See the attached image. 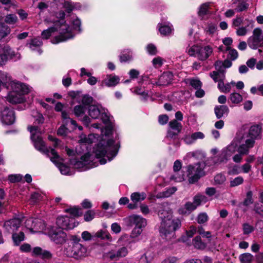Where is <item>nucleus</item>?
I'll return each mask as SVG.
<instances>
[{"mask_svg": "<svg viewBox=\"0 0 263 263\" xmlns=\"http://www.w3.org/2000/svg\"><path fill=\"white\" fill-rule=\"evenodd\" d=\"M101 119L103 123L106 124L104 129H102L100 125L97 123L91 125V127L93 128H100V137L96 134H89L87 137L85 135H82L79 140L80 143L83 144H90L99 140L93 150L96 158H94L93 155L87 153L82 156L79 160H71V164L73 165L76 168L86 170L97 166L96 164L97 163L96 159L106 156L108 160L110 161L117 155L119 148V143L108 138L112 131V126L109 122V118L106 114L102 112Z\"/></svg>", "mask_w": 263, "mask_h": 263, "instance_id": "1", "label": "nucleus"}, {"mask_svg": "<svg viewBox=\"0 0 263 263\" xmlns=\"http://www.w3.org/2000/svg\"><path fill=\"white\" fill-rule=\"evenodd\" d=\"M28 129L31 134V139L33 142L35 148L48 157L59 169L61 173L67 175L69 174L70 168L63 164L64 160L62 158L54 148H48L43 141L41 135V131L37 126H28Z\"/></svg>", "mask_w": 263, "mask_h": 263, "instance_id": "2", "label": "nucleus"}, {"mask_svg": "<svg viewBox=\"0 0 263 263\" xmlns=\"http://www.w3.org/2000/svg\"><path fill=\"white\" fill-rule=\"evenodd\" d=\"M65 16V13L63 11H60L56 13L57 20L52 16H50L55 22L59 23V35L52 40L53 44H57L61 42L66 41L72 39L76 33L82 31L81 21L76 16H72L68 23L64 22L63 19Z\"/></svg>", "mask_w": 263, "mask_h": 263, "instance_id": "3", "label": "nucleus"}, {"mask_svg": "<svg viewBox=\"0 0 263 263\" xmlns=\"http://www.w3.org/2000/svg\"><path fill=\"white\" fill-rule=\"evenodd\" d=\"M161 220L159 233L162 239L167 241H173L176 238L175 232L181 226V220L173 216V212L169 208L159 212Z\"/></svg>", "mask_w": 263, "mask_h": 263, "instance_id": "4", "label": "nucleus"}, {"mask_svg": "<svg viewBox=\"0 0 263 263\" xmlns=\"http://www.w3.org/2000/svg\"><path fill=\"white\" fill-rule=\"evenodd\" d=\"M247 125L242 126L236 137V140L239 143L247 144V141H251L253 142L252 147L254 146L255 139H256L261 133V126L260 124H256L251 126L248 130Z\"/></svg>", "mask_w": 263, "mask_h": 263, "instance_id": "5", "label": "nucleus"}, {"mask_svg": "<svg viewBox=\"0 0 263 263\" xmlns=\"http://www.w3.org/2000/svg\"><path fill=\"white\" fill-rule=\"evenodd\" d=\"M186 52L192 57H196L200 61H205L213 53V49L210 45L199 46L195 45L188 46Z\"/></svg>", "mask_w": 263, "mask_h": 263, "instance_id": "6", "label": "nucleus"}, {"mask_svg": "<svg viewBox=\"0 0 263 263\" xmlns=\"http://www.w3.org/2000/svg\"><path fill=\"white\" fill-rule=\"evenodd\" d=\"M239 143L236 140V138L230 144L223 148L219 153L218 155L215 157V164H220L226 163L230 159L233 154H234L237 149L238 144Z\"/></svg>", "mask_w": 263, "mask_h": 263, "instance_id": "7", "label": "nucleus"}, {"mask_svg": "<svg viewBox=\"0 0 263 263\" xmlns=\"http://www.w3.org/2000/svg\"><path fill=\"white\" fill-rule=\"evenodd\" d=\"M205 164L203 162H199L194 165L187 166V176L190 183H194L202 176L205 175L204 169Z\"/></svg>", "mask_w": 263, "mask_h": 263, "instance_id": "8", "label": "nucleus"}, {"mask_svg": "<svg viewBox=\"0 0 263 263\" xmlns=\"http://www.w3.org/2000/svg\"><path fill=\"white\" fill-rule=\"evenodd\" d=\"M5 99H0L1 119L2 123L6 125H11L15 122V117L14 110L10 107L5 105Z\"/></svg>", "mask_w": 263, "mask_h": 263, "instance_id": "9", "label": "nucleus"}, {"mask_svg": "<svg viewBox=\"0 0 263 263\" xmlns=\"http://www.w3.org/2000/svg\"><path fill=\"white\" fill-rule=\"evenodd\" d=\"M232 65V62L228 59L225 60L224 61H216L214 65L216 71L211 72L210 77L215 82L218 79H225L226 69L230 67Z\"/></svg>", "mask_w": 263, "mask_h": 263, "instance_id": "10", "label": "nucleus"}, {"mask_svg": "<svg viewBox=\"0 0 263 263\" xmlns=\"http://www.w3.org/2000/svg\"><path fill=\"white\" fill-rule=\"evenodd\" d=\"M65 253L68 256L79 259L87 255V249L78 242H74L71 247L66 249Z\"/></svg>", "mask_w": 263, "mask_h": 263, "instance_id": "11", "label": "nucleus"}, {"mask_svg": "<svg viewBox=\"0 0 263 263\" xmlns=\"http://www.w3.org/2000/svg\"><path fill=\"white\" fill-rule=\"evenodd\" d=\"M25 227L31 233L41 232L46 229V225L43 220L39 218H29L25 222Z\"/></svg>", "mask_w": 263, "mask_h": 263, "instance_id": "12", "label": "nucleus"}, {"mask_svg": "<svg viewBox=\"0 0 263 263\" xmlns=\"http://www.w3.org/2000/svg\"><path fill=\"white\" fill-rule=\"evenodd\" d=\"M128 253L126 247H122L117 250H111L105 253L104 257L110 260L118 261L121 258L126 257Z\"/></svg>", "mask_w": 263, "mask_h": 263, "instance_id": "13", "label": "nucleus"}, {"mask_svg": "<svg viewBox=\"0 0 263 263\" xmlns=\"http://www.w3.org/2000/svg\"><path fill=\"white\" fill-rule=\"evenodd\" d=\"M56 224L60 229L69 230L77 227L78 223H76L73 218L61 216L57 218Z\"/></svg>", "mask_w": 263, "mask_h": 263, "instance_id": "14", "label": "nucleus"}, {"mask_svg": "<svg viewBox=\"0 0 263 263\" xmlns=\"http://www.w3.org/2000/svg\"><path fill=\"white\" fill-rule=\"evenodd\" d=\"M262 40L263 34L261 30L259 28H255L253 30V35L248 39L247 43L251 48L256 49L260 46Z\"/></svg>", "mask_w": 263, "mask_h": 263, "instance_id": "15", "label": "nucleus"}, {"mask_svg": "<svg viewBox=\"0 0 263 263\" xmlns=\"http://www.w3.org/2000/svg\"><path fill=\"white\" fill-rule=\"evenodd\" d=\"M51 240L57 244L63 243L66 239V234L60 229L51 228L48 232Z\"/></svg>", "mask_w": 263, "mask_h": 263, "instance_id": "16", "label": "nucleus"}, {"mask_svg": "<svg viewBox=\"0 0 263 263\" xmlns=\"http://www.w3.org/2000/svg\"><path fill=\"white\" fill-rule=\"evenodd\" d=\"M247 144L241 143H239V146H237L238 151L239 154L235 155L233 157V161L236 163H240L242 159V156L243 155L248 154L249 149L252 147L253 142L251 141H247Z\"/></svg>", "mask_w": 263, "mask_h": 263, "instance_id": "17", "label": "nucleus"}, {"mask_svg": "<svg viewBox=\"0 0 263 263\" xmlns=\"http://www.w3.org/2000/svg\"><path fill=\"white\" fill-rule=\"evenodd\" d=\"M45 23L47 25L52 24L53 26L42 31V36L43 39H48L55 31H58L59 32V28H58V26H59V23L55 22L51 17H48L45 19Z\"/></svg>", "mask_w": 263, "mask_h": 263, "instance_id": "18", "label": "nucleus"}, {"mask_svg": "<svg viewBox=\"0 0 263 263\" xmlns=\"http://www.w3.org/2000/svg\"><path fill=\"white\" fill-rule=\"evenodd\" d=\"M88 107L84 105H79L74 107V115L78 118H81L82 119L83 123L87 126H88L89 124L90 123V119L89 117L85 115L86 111Z\"/></svg>", "mask_w": 263, "mask_h": 263, "instance_id": "19", "label": "nucleus"}, {"mask_svg": "<svg viewBox=\"0 0 263 263\" xmlns=\"http://www.w3.org/2000/svg\"><path fill=\"white\" fill-rule=\"evenodd\" d=\"M9 88L12 90L11 92L18 93L23 96L29 91V88L27 85L16 81H12Z\"/></svg>", "mask_w": 263, "mask_h": 263, "instance_id": "20", "label": "nucleus"}, {"mask_svg": "<svg viewBox=\"0 0 263 263\" xmlns=\"http://www.w3.org/2000/svg\"><path fill=\"white\" fill-rule=\"evenodd\" d=\"M127 222L130 226L135 227L144 228L146 225V220L145 218L138 215H132L127 218Z\"/></svg>", "mask_w": 263, "mask_h": 263, "instance_id": "21", "label": "nucleus"}, {"mask_svg": "<svg viewBox=\"0 0 263 263\" xmlns=\"http://www.w3.org/2000/svg\"><path fill=\"white\" fill-rule=\"evenodd\" d=\"M20 220L18 218H14L6 221L4 227L8 232L14 233L20 227Z\"/></svg>", "mask_w": 263, "mask_h": 263, "instance_id": "22", "label": "nucleus"}, {"mask_svg": "<svg viewBox=\"0 0 263 263\" xmlns=\"http://www.w3.org/2000/svg\"><path fill=\"white\" fill-rule=\"evenodd\" d=\"M6 98L7 101L12 104L21 103L25 101L23 95L15 92H10Z\"/></svg>", "mask_w": 263, "mask_h": 263, "instance_id": "23", "label": "nucleus"}, {"mask_svg": "<svg viewBox=\"0 0 263 263\" xmlns=\"http://www.w3.org/2000/svg\"><path fill=\"white\" fill-rule=\"evenodd\" d=\"M178 133V132H173L171 130H168L164 139L165 142L168 144H174L178 146L179 144Z\"/></svg>", "mask_w": 263, "mask_h": 263, "instance_id": "24", "label": "nucleus"}, {"mask_svg": "<svg viewBox=\"0 0 263 263\" xmlns=\"http://www.w3.org/2000/svg\"><path fill=\"white\" fill-rule=\"evenodd\" d=\"M214 112L217 118L220 119L228 115L229 109L227 105H218L215 107Z\"/></svg>", "mask_w": 263, "mask_h": 263, "instance_id": "25", "label": "nucleus"}, {"mask_svg": "<svg viewBox=\"0 0 263 263\" xmlns=\"http://www.w3.org/2000/svg\"><path fill=\"white\" fill-rule=\"evenodd\" d=\"M120 78L114 74H108L103 81V83L108 87L115 86L119 82Z\"/></svg>", "mask_w": 263, "mask_h": 263, "instance_id": "26", "label": "nucleus"}, {"mask_svg": "<svg viewBox=\"0 0 263 263\" xmlns=\"http://www.w3.org/2000/svg\"><path fill=\"white\" fill-rule=\"evenodd\" d=\"M173 78V75L169 72H164L159 79L158 81L154 84L158 85H166L171 83Z\"/></svg>", "mask_w": 263, "mask_h": 263, "instance_id": "27", "label": "nucleus"}, {"mask_svg": "<svg viewBox=\"0 0 263 263\" xmlns=\"http://www.w3.org/2000/svg\"><path fill=\"white\" fill-rule=\"evenodd\" d=\"M101 106L97 105H89L88 108V112L92 119H98L101 114Z\"/></svg>", "mask_w": 263, "mask_h": 263, "instance_id": "28", "label": "nucleus"}, {"mask_svg": "<svg viewBox=\"0 0 263 263\" xmlns=\"http://www.w3.org/2000/svg\"><path fill=\"white\" fill-rule=\"evenodd\" d=\"M157 27L159 28V32L162 35H168L171 34L173 31L172 25L170 23L167 24L159 23Z\"/></svg>", "mask_w": 263, "mask_h": 263, "instance_id": "29", "label": "nucleus"}, {"mask_svg": "<svg viewBox=\"0 0 263 263\" xmlns=\"http://www.w3.org/2000/svg\"><path fill=\"white\" fill-rule=\"evenodd\" d=\"M196 208V205L193 202H187L183 206L179 209V212L181 214H189Z\"/></svg>", "mask_w": 263, "mask_h": 263, "instance_id": "30", "label": "nucleus"}, {"mask_svg": "<svg viewBox=\"0 0 263 263\" xmlns=\"http://www.w3.org/2000/svg\"><path fill=\"white\" fill-rule=\"evenodd\" d=\"M3 54H6L8 59L16 60L20 58V55L18 53H15V52L11 50L9 46L6 45L2 48Z\"/></svg>", "mask_w": 263, "mask_h": 263, "instance_id": "31", "label": "nucleus"}, {"mask_svg": "<svg viewBox=\"0 0 263 263\" xmlns=\"http://www.w3.org/2000/svg\"><path fill=\"white\" fill-rule=\"evenodd\" d=\"M12 81L9 74L6 72L0 71V82L3 84V86L9 88V86Z\"/></svg>", "mask_w": 263, "mask_h": 263, "instance_id": "32", "label": "nucleus"}, {"mask_svg": "<svg viewBox=\"0 0 263 263\" xmlns=\"http://www.w3.org/2000/svg\"><path fill=\"white\" fill-rule=\"evenodd\" d=\"M80 6L79 3H73L70 0H66L63 3V8L68 13H70L73 10L79 9Z\"/></svg>", "mask_w": 263, "mask_h": 263, "instance_id": "33", "label": "nucleus"}, {"mask_svg": "<svg viewBox=\"0 0 263 263\" xmlns=\"http://www.w3.org/2000/svg\"><path fill=\"white\" fill-rule=\"evenodd\" d=\"M42 45V42L39 39H34L31 40L29 46V48L32 50H36L39 54L42 53V50L40 48V46Z\"/></svg>", "mask_w": 263, "mask_h": 263, "instance_id": "34", "label": "nucleus"}, {"mask_svg": "<svg viewBox=\"0 0 263 263\" xmlns=\"http://www.w3.org/2000/svg\"><path fill=\"white\" fill-rule=\"evenodd\" d=\"M224 79L221 80H217L215 82H218V88L220 91L223 93H228L231 90V84L229 83L224 84L223 80Z\"/></svg>", "mask_w": 263, "mask_h": 263, "instance_id": "35", "label": "nucleus"}, {"mask_svg": "<svg viewBox=\"0 0 263 263\" xmlns=\"http://www.w3.org/2000/svg\"><path fill=\"white\" fill-rule=\"evenodd\" d=\"M146 198V194L143 193L135 192L131 194L130 199L133 202L137 204L138 202L144 200Z\"/></svg>", "mask_w": 263, "mask_h": 263, "instance_id": "36", "label": "nucleus"}, {"mask_svg": "<svg viewBox=\"0 0 263 263\" xmlns=\"http://www.w3.org/2000/svg\"><path fill=\"white\" fill-rule=\"evenodd\" d=\"M32 253L35 255L41 256L44 258H49L51 257V254L49 252L44 250L39 247H35L33 249Z\"/></svg>", "mask_w": 263, "mask_h": 263, "instance_id": "37", "label": "nucleus"}, {"mask_svg": "<svg viewBox=\"0 0 263 263\" xmlns=\"http://www.w3.org/2000/svg\"><path fill=\"white\" fill-rule=\"evenodd\" d=\"M170 179L175 182H181L184 180V173L183 171L174 172L170 176Z\"/></svg>", "mask_w": 263, "mask_h": 263, "instance_id": "38", "label": "nucleus"}, {"mask_svg": "<svg viewBox=\"0 0 263 263\" xmlns=\"http://www.w3.org/2000/svg\"><path fill=\"white\" fill-rule=\"evenodd\" d=\"M45 195L39 191L34 192L31 194L30 198V202L32 204L38 203L44 199Z\"/></svg>", "mask_w": 263, "mask_h": 263, "instance_id": "39", "label": "nucleus"}, {"mask_svg": "<svg viewBox=\"0 0 263 263\" xmlns=\"http://www.w3.org/2000/svg\"><path fill=\"white\" fill-rule=\"evenodd\" d=\"M210 5L211 3L207 2L200 6L198 12V14L200 17L203 18L208 13Z\"/></svg>", "mask_w": 263, "mask_h": 263, "instance_id": "40", "label": "nucleus"}, {"mask_svg": "<svg viewBox=\"0 0 263 263\" xmlns=\"http://www.w3.org/2000/svg\"><path fill=\"white\" fill-rule=\"evenodd\" d=\"M177 191L176 187H171L166 189L165 190L162 192L159 193L157 197V198H167L171 196Z\"/></svg>", "mask_w": 263, "mask_h": 263, "instance_id": "41", "label": "nucleus"}, {"mask_svg": "<svg viewBox=\"0 0 263 263\" xmlns=\"http://www.w3.org/2000/svg\"><path fill=\"white\" fill-rule=\"evenodd\" d=\"M186 83L195 89L201 88L202 84L199 79L197 78H189L186 79Z\"/></svg>", "mask_w": 263, "mask_h": 263, "instance_id": "42", "label": "nucleus"}, {"mask_svg": "<svg viewBox=\"0 0 263 263\" xmlns=\"http://www.w3.org/2000/svg\"><path fill=\"white\" fill-rule=\"evenodd\" d=\"M95 236L103 240H107L109 241L112 240L110 234L108 232L102 230L96 232Z\"/></svg>", "mask_w": 263, "mask_h": 263, "instance_id": "43", "label": "nucleus"}, {"mask_svg": "<svg viewBox=\"0 0 263 263\" xmlns=\"http://www.w3.org/2000/svg\"><path fill=\"white\" fill-rule=\"evenodd\" d=\"M133 58V53L129 49L124 50L123 52L120 57V61L121 62H125L130 61Z\"/></svg>", "mask_w": 263, "mask_h": 263, "instance_id": "44", "label": "nucleus"}, {"mask_svg": "<svg viewBox=\"0 0 263 263\" xmlns=\"http://www.w3.org/2000/svg\"><path fill=\"white\" fill-rule=\"evenodd\" d=\"M197 232V228L193 226H191L188 231L186 232L185 236L182 237V240L183 242H186L188 239L191 238Z\"/></svg>", "mask_w": 263, "mask_h": 263, "instance_id": "45", "label": "nucleus"}, {"mask_svg": "<svg viewBox=\"0 0 263 263\" xmlns=\"http://www.w3.org/2000/svg\"><path fill=\"white\" fill-rule=\"evenodd\" d=\"M10 33V28L4 23H0V41Z\"/></svg>", "mask_w": 263, "mask_h": 263, "instance_id": "46", "label": "nucleus"}, {"mask_svg": "<svg viewBox=\"0 0 263 263\" xmlns=\"http://www.w3.org/2000/svg\"><path fill=\"white\" fill-rule=\"evenodd\" d=\"M65 212L69 213L73 217H78L82 214L81 209L75 206L66 209L65 210Z\"/></svg>", "mask_w": 263, "mask_h": 263, "instance_id": "47", "label": "nucleus"}, {"mask_svg": "<svg viewBox=\"0 0 263 263\" xmlns=\"http://www.w3.org/2000/svg\"><path fill=\"white\" fill-rule=\"evenodd\" d=\"M24 234L22 232L18 233H13L12 235V239L14 244L18 246L22 241L24 240Z\"/></svg>", "mask_w": 263, "mask_h": 263, "instance_id": "48", "label": "nucleus"}, {"mask_svg": "<svg viewBox=\"0 0 263 263\" xmlns=\"http://www.w3.org/2000/svg\"><path fill=\"white\" fill-rule=\"evenodd\" d=\"M207 201V198L205 196L202 194H198L196 195L193 199V202L196 205V207L198 206L201 203H205Z\"/></svg>", "mask_w": 263, "mask_h": 263, "instance_id": "49", "label": "nucleus"}, {"mask_svg": "<svg viewBox=\"0 0 263 263\" xmlns=\"http://www.w3.org/2000/svg\"><path fill=\"white\" fill-rule=\"evenodd\" d=\"M229 100L233 104H238L242 100V97L239 93H232L229 97Z\"/></svg>", "mask_w": 263, "mask_h": 263, "instance_id": "50", "label": "nucleus"}, {"mask_svg": "<svg viewBox=\"0 0 263 263\" xmlns=\"http://www.w3.org/2000/svg\"><path fill=\"white\" fill-rule=\"evenodd\" d=\"M193 243L194 247L198 249H203L206 247L205 244L202 241L200 236H196L193 240Z\"/></svg>", "mask_w": 263, "mask_h": 263, "instance_id": "51", "label": "nucleus"}, {"mask_svg": "<svg viewBox=\"0 0 263 263\" xmlns=\"http://www.w3.org/2000/svg\"><path fill=\"white\" fill-rule=\"evenodd\" d=\"M5 22L10 25L14 24L17 21V17L14 14H8L5 16Z\"/></svg>", "mask_w": 263, "mask_h": 263, "instance_id": "52", "label": "nucleus"}, {"mask_svg": "<svg viewBox=\"0 0 263 263\" xmlns=\"http://www.w3.org/2000/svg\"><path fill=\"white\" fill-rule=\"evenodd\" d=\"M243 178L241 176H238L230 180V186L232 187H235L242 184Z\"/></svg>", "mask_w": 263, "mask_h": 263, "instance_id": "53", "label": "nucleus"}, {"mask_svg": "<svg viewBox=\"0 0 263 263\" xmlns=\"http://www.w3.org/2000/svg\"><path fill=\"white\" fill-rule=\"evenodd\" d=\"M253 256L250 253H244L239 256V259L241 263H251Z\"/></svg>", "mask_w": 263, "mask_h": 263, "instance_id": "54", "label": "nucleus"}, {"mask_svg": "<svg viewBox=\"0 0 263 263\" xmlns=\"http://www.w3.org/2000/svg\"><path fill=\"white\" fill-rule=\"evenodd\" d=\"M226 50H229V53L228 55V59L234 61L238 58V54L236 50L234 49H231L230 47H228L226 48Z\"/></svg>", "mask_w": 263, "mask_h": 263, "instance_id": "55", "label": "nucleus"}, {"mask_svg": "<svg viewBox=\"0 0 263 263\" xmlns=\"http://www.w3.org/2000/svg\"><path fill=\"white\" fill-rule=\"evenodd\" d=\"M169 126L170 128L174 130L175 132H179L181 128V125L180 123H179L178 121H177L176 120H174L173 121H171L169 123Z\"/></svg>", "mask_w": 263, "mask_h": 263, "instance_id": "56", "label": "nucleus"}, {"mask_svg": "<svg viewBox=\"0 0 263 263\" xmlns=\"http://www.w3.org/2000/svg\"><path fill=\"white\" fill-rule=\"evenodd\" d=\"M62 118L65 120V124L67 125L68 123H70L74 126H77V123L75 121L71 119L68 117V114L65 111L62 112Z\"/></svg>", "mask_w": 263, "mask_h": 263, "instance_id": "57", "label": "nucleus"}, {"mask_svg": "<svg viewBox=\"0 0 263 263\" xmlns=\"http://www.w3.org/2000/svg\"><path fill=\"white\" fill-rule=\"evenodd\" d=\"M226 180V176L221 173L217 174L214 177L215 183L217 184H221L223 183Z\"/></svg>", "mask_w": 263, "mask_h": 263, "instance_id": "58", "label": "nucleus"}, {"mask_svg": "<svg viewBox=\"0 0 263 263\" xmlns=\"http://www.w3.org/2000/svg\"><path fill=\"white\" fill-rule=\"evenodd\" d=\"M164 59H163L162 58L160 57H157L156 58H155L153 61L152 63L153 66L156 68H158L161 67V66L163 65L164 63Z\"/></svg>", "mask_w": 263, "mask_h": 263, "instance_id": "59", "label": "nucleus"}, {"mask_svg": "<svg viewBox=\"0 0 263 263\" xmlns=\"http://www.w3.org/2000/svg\"><path fill=\"white\" fill-rule=\"evenodd\" d=\"M208 220L209 217L206 213H201L198 215L197 222L198 223H205Z\"/></svg>", "mask_w": 263, "mask_h": 263, "instance_id": "60", "label": "nucleus"}, {"mask_svg": "<svg viewBox=\"0 0 263 263\" xmlns=\"http://www.w3.org/2000/svg\"><path fill=\"white\" fill-rule=\"evenodd\" d=\"M92 100L93 98L91 97L88 95H85L82 100V105L88 107L89 105H91L90 104L92 102Z\"/></svg>", "mask_w": 263, "mask_h": 263, "instance_id": "61", "label": "nucleus"}, {"mask_svg": "<svg viewBox=\"0 0 263 263\" xmlns=\"http://www.w3.org/2000/svg\"><path fill=\"white\" fill-rule=\"evenodd\" d=\"M248 7V4L244 2H241L238 3L235 9V10L237 12H242L247 10Z\"/></svg>", "mask_w": 263, "mask_h": 263, "instance_id": "62", "label": "nucleus"}, {"mask_svg": "<svg viewBox=\"0 0 263 263\" xmlns=\"http://www.w3.org/2000/svg\"><path fill=\"white\" fill-rule=\"evenodd\" d=\"M143 228L134 227L131 233L130 237L135 239L137 238L141 234Z\"/></svg>", "mask_w": 263, "mask_h": 263, "instance_id": "63", "label": "nucleus"}, {"mask_svg": "<svg viewBox=\"0 0 263 263\" xmlns=\"http://www.w3.org/2000/svg\"><path fill=\"white\" fill-rule=\"evenodd\" d=\"M95 213L92 210L88 211L84 215V219L86 221L92 220L95 217Z\"/></svg>", "mask_w": 263, "mask_h": 263, "instance_id": "64", "label": "nucleus"}]
</instances>
